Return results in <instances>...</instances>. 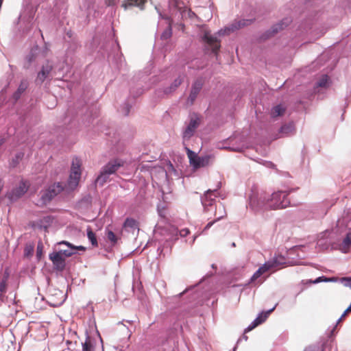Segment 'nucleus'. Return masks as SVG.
I'll use <instances>...</instances> for the list:
<instances>
[{
	"instance_id": "1",
	"label": "nucleus",
	"mask_w": 351,
	"mask_h": 351,
	"mask_svg": "<svg viewBox=\"0 0 351 351\" xmlns=\"http://www.w3.org/2000/svg\"><path fill=\"white\" fill-rule=\"evenodd\" d=\"M295 190V189L279 190L269 193L253 187L248 195L247 208L256 215H262L269 210L285 208L290 205L288 195Z\"/></svg>"
},
{
	"instance_id": "2",
	"label": "nucleus",
	"mask_w": 351,
	"mask_h": 351,
	"mask_svg": "<svg viewBox=\"0 0 351 351\" xmlns=\"http://www.w3.org/2000/svg\"><path fill=\"white\" fill-rule=\"evenodd\" d=\"M252 19H242L234 20L231 23L228 24L223 28H221L213 35L210 32L206 30L201 36V40L205 44L203 51L205 54H213L218 58L221 47V40L218 38L220 36L230 35L237 30L251 25Z\"/></svg>"
},
{
	"instance_id": "3",
	"label": "nucleus",
	"mask_w": 351,
	"mask_h": 351,
	"mask_svg": "<svg viewBox=\"0 0 351 351\" xmlns=\"http://www.w3.org/2000/svg\"><path fill=\"white\" fill-rule=\"evenodd\" d=\"M100 49L103 51L104 55H106L108 58L111 53L114 54V61L117 64L123 58V54L120 52L121 47L117 38H115L114 29L112 27L111 30L108 32L107 38L101 44Z\"/></svg>"
},
{
	"instance_id": "4",
	"label": "nucleus",
	"mask_w": 351,
	"mask_h": 351,
	"mask_svg": "<svg viewBox=\"0 0 351 351\" xmlns=\"http://www.w3.org/2000/svg\"><path fill=\"white\" fill-rule=\"evenodd\" d=\"M123 161L121 159L114 158L110 160L105 165H104L99 174L95 179V182L102 186L108 180L109 176L114 174L117 171L123 166Z\"/></svg>"
},
{
	"instance_id": "5",
	"label": "nucleus",
	"mask_w": 351,
	"mask_h": 351,
	"mask_svg": "<svg viewBox=\"0 0 351 351\" xmlns=\"http://www.w3.org/2000/svg\"><path fill=\"white\" fill-rule=\"evenodd\" d=\"M64 189L62 184L60 182H55L49 184L44 189L40 191V197L39 199L40 204H37L40 207H43L50 203L53 199L58 195L60 194Z\"/></svg>"
},
{
	"instance_id": "6",
	"label": "nucleus",
	"mask_w": 351,
	"mask_h": 351,
	"mask_svg": "<svg viewBox=\"0 0 351 351\" xmlns=\"http://www.w3.org/2000/svg\"><path fill=\"white\" fill-rule=\"evenodd\" d=\"M189 122L182 130V138L183 143L189 141L195 134L196 130L200 125L202 122L201 116L197 112L190 113L189 115Z\"/></svg>"
},
{
	"instance_id": "7",
	"label": "nucleus",
	"mask_w": 351,
	"mask_h": 351,
	"mask_svg": "<svg viewBox=\"0 0 351 351\" xmlns=\"http://www.w3.org/2000/svg\"><path fill=\"white\" fill-rule=\"evenodd\" d=\"M291 22V20L289 18H284L278 23L273 24L270 28L266 29L258 36V40L263 42L271 38L278 32L288 27Z\"/></svg>"
},
{
	"instance_id": "8",
	"label": "nucleus",
	"mask_w": 351,
	"mask_h": 351,
	"mask_svg": "<svg viewBox=\"0 0 351 351\" xmlns=\"http://www.w3.org/2000/svg\"><path fill=\"white\" fill-rule=\"evenodd\" d=\"M30 183L29 181L21 179L19 184L7 193L6 197L10 202H15L21 199L29 189Z\"/></svg>"
},
{
	"instance_id": "9",
	"label": "nucleus",
	"mask_w": 351,
	"mask_h": 351,
	"mask_svg": "<svg viewBox=\"0 0 351 351\" xmlns=\"http://www.w3.org/2000/svg\"><path fill=\"white\" fill-rule=\"evenodd\" d=\"M221 187V182H219L217 184V187L214 189H208L204 192V195L201 196V203L204 210L208 206H211L215 202V198L219 195L218 191Z\"/></svg>"
},
{
	"instance_id": "10",
	"label": "nucleus",
	"mask_w": 351,
	"mask_h": 351,
	"mask_svg": "<svg viewBox=\"0 0 351 351\" xmlns=\"http://www.w3.org/2000/svg\"><path fill=\"white\" fill-rule=\"evenodd\" d=\"M42 53L41 47L37 44H34L28 53L25 56L23 69L27 70L30 69L32 64L37 60Z\"/></svg>"
},
{
	"instance_id": "11",
	"label": "nucleus",
	"mask_w": 351,
	"mask_h": 351,
	"mask_svg": "<svg viewBox=\"0 0 351 351\" xmlns=\"http://www.w3.org/2000/svg\"><path fill=\"white\" fill-rule=\"evenodd\" d=\"M80 164H75L73 162L71 165V171L68 179V184L71 189L74 190L78 185L81 178Z\"/></svg>"
},
{
	"instance_id": "12",
	"label": "nucleus",
	"mask_w": 351,
	"mask_h": 351,
	"mask_svg": "<svg viewBox=\"0 0 351 351\" xmlns=\"http://www.w3.org/2000/svg\"><path fill=\"white\" fill-rule=\"evenodd\" d=\"M204 85V80L202 77H197L195 79L191 85L190 93L189 97L187 98V101L190 103V104H193L195 101L197 95L201 91Z\"/></svg>"
},
{
	"instance_id": "13",
	"label": "nucleus",
	"mask_w": 351,
	"mask_h": 351,
	"mask_svg": "<svg viewBox=\"0 0 351 351\" xmlns=\"http://www.w3.org/2000/svg\"><path fill=\"white\" fill-rule=\"evenodd\" d=\"M52 70V64H50L49 60H47L45 63L42 65L40 70L37 73L36 84L41 85L48 78Z\"/></svg>"
},
{
	"instance_id": "14",
	"label": "nucleus",
	"mask_w": 351,
	"mask_h": 351,
	"mask_svg": "<svg viewBox=\"0 0 351 351\" xmlns=\"http://www.w3.org/2000/svg\"><path fill=\"white\" fill-rule=\"evenodd\" d=\"M49 259L51 261L53 269L57 272H62L66 268V260L64 259L60 255L53 251L49 254Z\"/></svg>"
},
{
	"instance_id": "15",
	"label": "nucleus",
	"mask_w": 351,
	"mask_h": 351,
	"mask_svg": "<svg viewBox=\"0 0 351 351\" xmlns=\"http://www.w3.org/2000/svg\"><path fill=\"white\" fill-rule=\"evenodd\" d=\"M29 87V82L27 79H22L16 90L12 94L10 97V101L13 105L16 104L21 99L23 94L26 91Z\"/></svg>"
},
{
	"instance_id": "16",
	"label": "nucleus",
	"mask_w": 351,
	"mask_h": 351,
	"mask_svg": "<svg viewBox=\"0 0 351 351\" xmlns=\"http://www.w3.org/2000/svg\"><path fill=\"white\" fill-rule=\"evenodd\" d=\"M66 49L65 56L66 59H73L77 50L81 47V45L77 39L76 40H66Z\"/></svg>"
},
{
	"instance_id": "17",
	"label": "nucleus",
	"mask_w": 351,
	"mask_h": 351,
	"mask_svg": "<svg viewBox=\"0 0 351 351\" xmlns=\"http://www.w3.org/2000/svg\"><path fill=\"white\" fill-rule=\"evenodd\" d=\"M213 158L214 157L212 154H206L200 156H197L191 166L194 169L205 167L209 165L210 160Z\"/></svg>"
},
{
	"instance_id": "18",
	"label": "nucleus",
	"mask_w": 351,
	"mask_h": 351,
	"mask_svg": "<svg viewBox=\"0 0 351 351\" xmlns=\"http://www.w3.org/2000/svg\"><path fill=\"white\" fill-rule=\"evenodd\" d=\"M105 234L107 239L110 243V245L106 249V250L107 252H111L112 250V248L118 243L119 241L121 240V237L115 234L112 230L108 228V227L105 228Z\"/></svg>"
},
{
	"instance_id": "19",
	"label": "nucleus",
	"mask_w": 351,
	"mask_h": 351,
	"mask_svg": "<svg viewBox=\"0 0 351 351\" xmlns=\"http://www.w3.org/2000/svg\"><path fill=\"white\" fill-rule=\"evenodd\" d=\"M147 1V0H123L121 3V7L123 8L125 10L132 7H136L141 10H143Z\"/></svg>"
},
{
	"instance_id": "20",
	"label": "nucleus",
	"mask_w": 351,
	"mask_h": 351,
	"mask_svg": "<svg viewBox=\"0 0 351 351\" xmlns=\"http://www.w3.org/2000/svg\"><path fill=\"white\" fill-rule=\"evenodd\" d=\"M270 265L265 262L263 265H261L258 269L253 274V275L250 278L248 283H252L258 278H260L263 274L270 270Z\"/></svg>"
},
{
	"instance_id": "21",
	"label": "nucleus",
	"mask_w": 351,
	"mask_h": 351,
	"mask_svg": "<svg viewBox=\"0 0 351 351\" xmlns=\"http://www.w3.org/2000/svg\"><path fill=\"white\" fill-rule=\"evenodd\" d=\"M295 132V128L293 122H289L288 123L283 124L278 130L279 134L281 137L289 136Z\"/></svg>"
},
{
	"instance_id": "22",
	"label": "nucleus",
	"mask_w": 351,
	"mask_h": 351,
	"mask_svg": "<svg viewBox=\"0 0 351 351\" xmlns=\"http://www.w3.org/2000/svg\"><path fill=\"white\" fill-rule=\"evenodd\" d=\"M169 3L170 7H172L174 10H176V12L179 14L178 18L180 17L181 19H182L184 14H186V10L184 7L182 8L180 6L181 3L183 4L182 1L181 0H169Z\"/></svg>"
},
{
	"instance_id": "23",
	"label": "nucleus",
	"mask_w": 351,
	"mask_h": 351,
	"mask_svg": "<svg viewBox=\"0 0 351 351\" xmlns=\"http://www.w3.org/2000/svg\"><path fill=\"white\" fill-rule=\"evenodd\" d=\"M328 340H321L306 347L304 351H324L325 346L328 343Z\"/></svg>"
},
{
	"instance_id": "24",
	"label": "nucleus",
	"mask_w": 351,
	"mask_h": 351,
	"mask_svg": "<svg viewBox=\"0 0 351 351\" xmlns=\"http://www.w3.org/2000/svg\"><path fill=\"white\" fill-rule=\"evenodd\" d=\"M276 306H277V304H275L274 306H273L272 308H271L267 311H262L257 315L255 319L257 322H258V324L260 325L262 324L263 323H264L266 321V319L269 316V315L274 311Z\"/></svg>"
},
{
	"instance_id": "25",
	"label": "nucleus",
	"mask_w": 351,
	"mask_h": 351,
	"mask_svg": "<svg viewBox=\"0 0 351 351\" xmlns=\"http://www.w3.org/2000/svg\"><path fill=\"white\" fill-rule=\"evenodd\" d=\"M351 248V232L346 233L341 243V252L346 254L350 252Z\"/></svg>"
},
{
	"instance_id": "26",
	"label": "nucleus",
	"mask_w": 351,
	"mask_h": 351,
	"mask_svg": "<svg viewBox=\"0 0 351 351\" xmlns=\"http://www.w3.org/2000/svg\"><path fill=\"white\" fill-rule=\"evenodd\" d=\"M25 155V153L22 151L17 152L14 156L12 158L11 160L9 162L10 169L16 168L22 160Z\"/></svg>"
},
{
	"instance_id": "27",
	"label": "nucleus",
	"mask_w": 351,
	"mask_h": 351,
	"mask_svg": "<svg viewBox=\"0 0 351 351\" xmlns=\"http://www.w3.org/2000/svg\"><path fill=\"white\" fill-rule=\"evenodd\" d=\"M86 235L91 245L93 247H98V241L96 233L93 232V230L90 226H88L86 228Z\"/></svg>"
},
{
	"instance_id": "28",
	"label": "nucleus",
	"mask_w": 351,
	"mask_h": 351,
	"mask_svg": "<svg viewBox=\"0 0 351 351\" xmlns=\"http://www.w3.org/2000/svg\"><path fill=\"white\" fill-rule=\"evenodd\" d=\"M285 110V107L282 104H277L271 108V117L272 118L282 117L284 114Z\"/></svg>"
},
{
	"instance_id": "29",
	"label": "nucleus",
	"mask_w": 351,
	"mask_h": 351,
	"mask_svg": "<svg viewBox=\"0 0 351 351\" xmlns=\"http://www.w3.org/2000/svg\"><path fill=\"white\" fill-rule=\"evenodd\" d=\"M86 114L84 117L82 118V121L87 122L88 123H93V121L97 117V112L94 111L93 108H86Z\"/></svg>"
},
{
	"instance_id": "30",
	"label": "nucleus",
	"mask_w": 351,
	"mask_h": 351,
	"mask_svg": "<svg viewBox=\"0 0 351 351\" xmlns=\"http://www.w3.org/2000/svg\"><path fill=\"white\" fill-rule=\"evenodd\" d=\"M123 228H130L132 230L137 229L138 230H139L138 222L137 220L134 219V218L127 217L123 222Z\"/></svg>"
},
{
	"instance_id": "31",
	"label": "nucleus",
	"mask_w": 351,
	"mask_h": 351,
	"mask_svg": "<svg viewBox=\"0 0 351 351\" xmlns=\"http://www.w3.org/2000/svg\"><path fill=\"white\" fill-rule=\"evenodd\" d=\"M52 222V217L51 216H46L44 217L43 219L39 220V221L37 223V227L42 230H47L49 227L50 224Z\"/></svg>"
},
{
	"instance_id": "32",
	"label": "nucleus",
	"mask_w": 351,
	"mask_h": 351,
	"mask_svg": "<svg viewBox=\"0 0 351 351\" xmlns=\"http://www.w3.org/2000/svg\"><path fill=\"white\" fill-rule=\"evenodd\" d=\"M132 107V104L129 101L128 97L121 105L120 111L125 117H128L130 114Z\"/></svg>"
},
{
	"instance_id": "33",
	"label": "nucleus",
	"mask_w": 351,
	"mask_h": 351,
	"mask_svg": "<svg viewBox=\"0 0 351 351\" xmlns=\"http://www.w3.org/2000/svg\"><path fill=\"white\" fill-rule=\"evenodd\" d=\"M337 279L335 277L329 278L326 276H321L316 278L315 280H309L308 282L311 284H318L320 282H337Z\"/></svg>"
},
{
	"instance_id": "34",
	"label": "nucleus",
	"mask_w": 351,
	"mask_h": 351,
	"mask_svg": "<svg viewBox=\"0 0 351 351\" xmlns=\"http://www.w3.org/2000/svg\"><path fill=\"white\" fill-rule=\"evenodd\" d=\"M219 209H222L223 210V215H221V216H219L217 217L215 219L213 220V221H209L206 226L204 228L203 230H202V232H205L206 231H207L208 230H209L217 221L221 220L225 215H226V210H225V208H224V206L221 204H220V205L219 206Z\"/></svg>"
},
{
	"instance_id": "35",
	"label": "nucleus",
	"mask_w": 351,
	"mask_h": 351,
	"mask_svg": "<svg viewBox=\"0 0 351 351\" xmlns=\"http://www.w3.org/2000/svg\"><path fill=\"white\" fill-rule=\"evenodd\" d=\"M9 278V273L7 270L5 271L3 276L0 281V292H2L5 294L8 290V280Z\"/></svg>"
},
{
	"instance_id": "36",
	"label": "nucleus",
	"mask_w": 351,
	"mask_h": 351,
	"mask_svg": "<svg viewBox=\"0 0 351 351\" xmlns=\"http://www.w3.org/2000/svg\"><path fill=\"white\" fill-rule=\"evenodd\" d=\"M330 77L327 75H323L316 84L317 87L327 88L330 85Z\"/></svg>"
},
{
	"instance_id": "37",
	"label": "nucleus",
	"mask_w": 351,
	"mask_h": 351,
	"mask_svg": "<svg viewBox=\"0 0 351 351\" xmlns=\"http://www.w3.org/2000/svg\"><path fill=\"white\" fill-rule=\"evenodd\" d=\"M56 253L60 255L64 259L66 260V258L71 257L74 254H78L77 252L73 251V250L67 249V250H59L56 251Z\"/></svg>"
},
{
	"instance_id": "38",
	"label": "nucleus",
	"mask_w": 351,
	"mask_h": 351,
	"mask_svg": "<svg viewBox=\"0 0 351 351\" xmlns=\"http://www.w3.org/2000/svg\"><path fill=\"white\" fill-rule=\"evenodd\" d=\"M183 145L184 146V149H185L187 156L189 159L190 165H192L193 163L194 162L196 157H197L198 155L196 152H195L194 151L191 150L189 147H188L185 145V143H183Z\"/></svg>"
},
{
	"instance_id": "39",
	"label": "nucleus",
	"mask_w": 351,
	"mask_h": 351,
	"mask_svg": "<svg viewBox=\"0 0 351 351\" xmlns=\"http://www.w3.org/2000/svg\"><path fill=\"white\" fill-rule=\"evenodd\" d=\"M172 25L173 23H169L167 28L162 32L160 35L161 40H166L170 38L172 36Z\"/></svg>"
},
{
	"instance_id": "40",
	"label": "nucleus",
	"mask_w": 351,
	"mask_h": 351,
	"mask_svg": "<svg viewBox=\"0 0 351 351\" xmlns=\"http://www.w3.org/2000/svg\"><path fill=\"white\" fill-rule=\"evenodd\" d=\"M34 252V243L26 244V245L24 248L23 256L25 258H30L33 256Z\"/></svg>"
},
{
	"instance_id": "41",
	"label": "nucleus",
	"mask_w": 351,
	"mask_h": 351,
	"mask_svg": "<svg viewBox=\"0 0 351 351\" xmlns=\"http://www.w3.org/2000/svg\"><path fill=\"white\" fill-rule=\"evenodd\" d=\"M280 258L282 261H280L277 257L275 256L271 260L266 262L270 265V269H273L285 263L284 261V257L281 256Z\"/></svg>"
},
{
	"instance_id": "42",
	"label": "nucleus",
	"mask_w": 351,
	"mask_h": 351,
	"mask_svg": "<svg viewBox=\"0 0 351 351\" xmlns=\"http://www.w3.org/2000/svg\"><path fill=\"white\" fill-rule=\"evenodd\" d=\"M341 319V317L337 320L335 325H334L332 327V328L328 329L329 331L328 333V339H327L328 341H330V342H332L333 340V338L336 335L337 324L339 322H340Z\"/></svg>"
},
{
	"instance_id": "43",
	"label": "nucleus",
	"mask_w": 351,
	"mask_h": 351,
	"mask_svg": "<svg viewBox=\"0 0 351 351\" xmlns=\"http://www.w3.org/2000/svg\"><path fill=\"white\" fill-rule=\"evenodd\" d=\"M93 201V197L90 193H87L84 195L80 200V203L84 204L86 206H91Z\"/></svg>"
},
{
	"instance_id": "44",
	"label": "nucleus",
	"mask_w": 351,
	"mask_h": 351,
	"mask_svg": "<svg viewBox=\"0 0 351 351\" xmlns=\"http://www.w3.org/2000/svg\"><path fill=\"white\" fill-rule=\"evenodd\" d=\"M84 7H86V24H88L89 22H90V12H91V10L93 9L94 8V5H93V3L92 2H88L87 3H84Z\"/></svg>"
},
{
	"instance_id": "45",
	"label": "nucleus",
	"mask_w": 351,
	"mask_h": 351,
	"mask_svg": "<svg viewBox=\"0 0 351 351\" xmlns=\"http://www.w3.org/2000/svg\"><path fill=\"white\" fill-rule=\"evenodd\" d=\"M44 247L42 243V242L39 241L37 247H36V256L38 261H40L44 253Z\"/></svg>"
},
{
	"instance_id": "46",
	"label": "nucleus",
	"mask_w": 351,
	"mask_h": 351,
	"mask_svg": "<svg viewBox=\"0 0 351 351\" xmlns=\"http://www.w3.org/2000/svg\"><path fill=\"white\" fill-rule=\"evenodd\" d=\"M85 335H86V339L84 343H88V345L93 346L94 348H95L96 346V340L95 337H92L89 335L88 329L85 330Z\"/></svg>"
},
{
	"instance_id": "47",
	"label": "nucleus",
	"mask_w": 351,
	"mask_h": 351,
	"mask_svg": "<svg viewBox=\"0 0 351 351\" xmlns=\"http://www.w3.org/2000/svg\"><path fill=\"white\" fill-rule=\"evenodd\" d=\"M155 8L159 15V19L167 21L168 24L170 23H173V20L171 16L162 14L156 6L155 7Z\"/></svg>"
},
{
	"instance_id": "48",
	"label": "nucleus",
	"mask_w": 351,
	"mask_h": 351,
	"mask_svg": "<svg viewBox=\"0 0 351 351\" xmlns=\"http://www.w3.org/2000/svg\"><path fill=\"white\" fill-rule=\"evenodd\" d=\"M174 91L172 90L171 86L169 85V86H167L162 89H160V88H158V89H156V94H157L158 95L160 96V93H162L163 95H169L172 93H173Z\"/></svg>"
},
{
	"instance_id": "49",
	"label": "nucleus",
	"mask_w": 351,
	"mask_h": 351,
	"mask_svg": "<svg viewBox=\"0 0 351 351\" xmlns=\"http://www.w3.org/2000/svg\"><path fill=\"white\" fill-rule=\"evenodd\" d=\"M77 39L75 33L71 30L69 29L66 31L65 36L64 37V42L66 43V40H76Z\"/></svg>"
},
{
	"instance_id": "50",
	"label": "nucleus",
	"mask_w": 351,
	"mask_h": 351,
	"mask_svg": "<svg viewBox=\"0 0 351 351\" xmlns=\"http://www.w3.org/2000/svg\"><path fill=\"white\" fill-rule=\"evenodd\" d=\"M258 322H257L255 319L245 328L244 333L249 332L250 331L254 329L256 327L259 326Z\"/></svg>"
},
{
	"instance_id": "51",
	"label": "nucleus",
	"mask_w": 351,
	"mask_h": 351,
	"mask_svg": "<svg viewBox=\"0 0 351 351\" xmlns=\"http://www.w3.org/2000/svg\"><path fill=\"white\" fill-rule=\"evenodd\" d=\"M144 89L143 87H140L137 89V91L134 93V89L132 88L130 90L131 95H133L134 98L138 97L143 93Z\"/></svg>"
},
{
	"instance_id": "52",
	"label": "nucleus",
	"mask_w": 351,
	"mask_h": 351,
	"mask_svg": "<svg viewBox=\"0 0 351 351\" xmlns=\"http://www.w3.org/2000/svg\"><path fill=\"white\" fill-rule=\"evenodd\" d=\"M64 301H65V298L58 302H52L48 300L47 304H49V306H51L53 308H57V307H60V306H62L63 304V303L64 302Z\"/></svg>"
},
{
	"instance_id": "53",
	"label": "nucleus",
	"mask_w": 351,
	"mask_h": 351,
	"mask_svg": "<svg viewBox=\"0 0 351 351\" xmlns=\"http://www.w3.org/2000/svg\"><path fill=\"white\" fill-rule=\"evenodd\" d=\"M341 280L345 287H350L351 289V276L343 278Z\"/></svg>"
},
{
	"instance_id": "54",
	"label": "nucleus",
	"mask_w": 351,
	"mask_h": 351,
	"mask_svg": "<svg viewBox=\"0 0 351 351\" xmlns=\"http://www.w3.org/2000/svg\"><path fill=\"white\" fill-rule=\"evenodd\" d=\"M350 97H351V89L348 87L347 88L346 95L345 97V104L348 106L350 103Z\"/></svg>"
},
{
	"instance_id": "55",
	"label": "nucleus",
	"mask_w": 351,
	"mask_h": 351,
	"mask_svg": "<svg viewBox=\"0 0 351 351\" xmlns=\"http://www.w3.org/2000/svg\"><path fill=\"white\" fill-rule=\"evenodd\" d=\"M82 351H95L93 346L88 345V343H82Z\"/></svg>"
},
{
	"instance_id": "56",
	"label": "nucleus",
	"mask_w": 351,
	"mask_h": 351,
	"mask_svg": "<svg viewBox=\"0 0 351 351\" xmlns=\"http://www.w3.org/2000/svg\"><path fill=\"white\" fill-rule=\"evenodd\" d=\"M58 245H66L69 249L73 250L74 245L67 241H61L57 243Z\"/></svg>"
},
{
	"instance_id": "57",
	"label": "nucleus",
	"mask_w": 351,
	"mask_h": 351,
	"mask_svg": "<svg viewBox=\"0 0 351 351\" xmlns=\"http://www.w3.org/2000/svg\"><path fill=\"white\" fill-rule=\"evenodd\" d=\"M182 79L180 77H178L173 80V82L171 84H173V85H174L176 87L178 88L182 84Z\"/></svg>"
},
{
	"instance_id": "58",
	"label": "nucleus",
	"mask_w": 351,
	"mask_h": 351,
	"mask_svg": "<svg viewBox=\"0 0 351 351\" xmlns=\"http://www.w3.org/2000/svg\"><path fill=\"white\" fill-rule=\"evenodd\" d=\"M264 165L269 169H276V165L271 161H265Z\"/></svg>"
},
{
	"instance_id": "59",
	"label": "nucleus",
	"mask_w": 351,
	"mask_h": 351,
	"mask_svg": "<svg viewBox=\"0 0 351 351\" xmlns=\"http://www.w3.org/2000/svg\"><path fill=\"white\" fill-rule=\"evenodd\" d=\"M77 250H81L82 252H85L86 250V247L83 245H74L73 251L77 252Z\"/></svg>"
},
{
	"instance_id": "60",
	"label": "nucleus",
	"mask_w": 351,
	"mask_h": 351,
	"mask_svg": "<svg viewBox=\"0 0 351 351\" xmlns=\"http://www.w3.org/2000/svg\"><path fill=\"white\" fill-rule=\"evenodd\" d=\"M187 15H188V17L190 19H193L194 17L197 16L196 14L194 12H193L191 10H189L187 11Z\"/></svg>"
},
{
	"instance_id": "61",
	"label": "nucleus",
	"mask_w": 351,
	"mask_h": 351,
	"mask_svg": "<svg viewBox=\"0 0 351 351\" xmlns=\"http://www.w3.org/2000/svg\"><path fill=\"white\" fill-rule=\"evenodd\" d=\"M190 231L189 229L187 228H185V229H183L181 232H180V236L181 237H186V235H188L189 234Z\"/></svg>"
},
{
	"instance_id": "62",
	"label": "nucleus",
	"mask_w": 351,
	"mask_h": 351,
	"mask_svg": "<svg viewBox=\"0 0 351 351\" xmlns=\"http://www.w3.org/2000/svg\"><path fill=\"white\" fill-rule=\"evenodd\" d=\"M196 286H197V285H195V286H193V287H192L186 288L184 291H183L182 292L178 294V295H179V296H181V295H182L185 294V293H187L189 290L193 289L195 287H196Z\"/></svg>"
},
{
	"instance_id": "63",
	"label": "nucleus",
	"mask_w": 351,
	"mask_h": 351,
	"mask_svg": "<svg viewBox=\"0 0 351 351\" xmlns=\"http://www.w3.org/2000/svg\"><path fill=\"white\" fill-rule=\"evenodd\" d=\"M300 247H301L300 245L293 246L292 248L290 249V250L289 252V254L291 255L293 252H294L295 250H297Z\"/></svg>"
},
{
	"instance_id": "64",
	"label": "nucleus",
	"mask_w": 351,
	"mask_h": 351,
	"mask_svg": "<svg viewBox=\"0 0 351 351\" xmlns=\"http://www.w3.org/2000/svg\"><path fill=\"white\" fill-rule=\"evenodd\" d=\"M5 302V293L0 292V306Z\"/></svg>"
}]
</instances>
